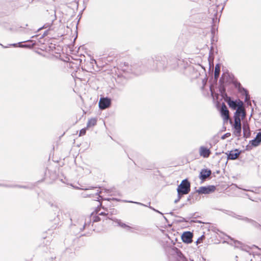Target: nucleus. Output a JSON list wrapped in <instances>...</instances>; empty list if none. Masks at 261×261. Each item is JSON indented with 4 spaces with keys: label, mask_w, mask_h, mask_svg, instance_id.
Returning <instances> with one entry per match:
<instances>
[{
    "label": "nucleus",
    "mask_w": 261,
    "mask_h": 261,
    "mask_svg": "<svg viewBox=\"0 0 261 261\" xmlns=\"http://www.w3.org/2000/svg\"><path fill=\"white\" fill-rule=\"evenodd\" d=\"M232 127L233 135L236 137H240L241 135V124L233 123Z\"/></svg>",
    "instance_id": "nucleus-7"
},
{
    "label": "nucleus",
    "mask_w": 261,
    "mask_h": 261,
    "mask_svg": "<svg viewBox=\"0 0 261 261\" xmlns=\"http://www.w3.org/2000/svg\"><path fill=\"white\" fill-rule=\"evenodd\" d=\"M261 142V132H259L256 136V137L252 140L250 141L249 144L253 146H257Z\"/></svg>",
    "instance_id": "nucleus-9"
},
{
    "label": "nucleus",
    "mask_w": 261,
    "mask_h": 261,
    "mask_svg": "<svg viewBox=\"0 0 261 261\" xmlns=\"http://www.w3.org/2000/svg\"><path fill=\"white\" fill-rule=\"evenodd\" d=\"M216 189V188L214 186H210L207 187H201L198 190V192L201 194H209L211 192H214Z\"/></svg>",
    "instance_id": "nucleus-5"
},
{
    "label": "nucleus",
    "mask_w": 261,
    "mask_h": 261,
    "mask_svg": "<svg viewBox=\"0 0 261 261\" xmlns=\"http://www.w3.org/2000/svg\"><path fill=\"white\" fill-rule=\"evenodd\" d=\"M136 203H137V204H140V205H143V204H142V203H139V202H136Z\"/></svg>",
    "instance_id": "nucleus-20"
},
{
    "label": "nucleus",
    "mask_w": 261,
    "mask_h": 261,
    "mask_svg": "<svg viewBox=\"0 0 261 261\" xmlns=\"http://www.w3.org/2000/svg\"><path fill=\"white\" fill-rule=\"evenodd\" d=\"M221 116L224 122H227L229 118V111L224 103H223L221 108Z\"/></svg>",
    "instance_id": "nucleus-3"
},
{
    "label": "nucleus",
    "mask_w": 261,
    "mask_h": 261,
    "mask_svg": "<svg viewBox=\"0 0 261 261\" xmlns=\"http://www.w3.org/2000/svg\"><path fill=\"white\" fill-rule=\"evenodd\" d=\"M245 117V112L243 108V102H240L239 105V108H237L236 112L234 114V123L236 124H241V120Z\"/></svg>",
    "instance_id": "nucleus-2"
},
{
    "label": "nucleus",
    "mask_w": 261,
    "mask_h": 261,
    "mask_svg": "<svg viewBox=\"0 0 261 261\" xmlns=\"http://www.w3.org/2000/svg\"><path fill=\"white\" fill-rule=\"evenodd\" d=\"M19 46H20V47H25L27 46L25 45H20Z\"/></svg>",
    "instance_id": "nucleus-19"
},
{
    "label": "nucleus",
    "mask_w": 261,
    "mask_h": 261,
    "mask_svg": "<svg viewBox=\"0 0 261 261\" xmlns=\"http://www.w3.org/2000/svg\"><path fill=\"white\" fill-rule=\"evenodd\" d=\"M117 223H118V225L119 226H121L122 227H124V228H125V227L129 228V226H127L125 224L121 223L120 221H118Z\"/></svg>",
    "instance_id": "nucleus-16"
},
{
    "label": "nucleus",
    "mask_w": 261,
    "mask_h": 261,
    "mask_svg": "<svg viewBox=\"0 0 261 261\" xmlns=\"http://www.w3.org/2000/svg\"><path fill=\"white\" fill-rule=\"evenodd\" d=\"M111 105V99L108 98H101L99 101V107L100 109H105Z\"/></svg>",
    "instance_id": "nucleus-4"
},
{
    "label": "nucleus",
    "mask_w": 261,
    "mask_h": 261,
    "mask_svg": "<svg viewBox=\"0 0 261 261\" xmlns=\"http://www.w3.org/2000/svg\"><path fill=\"white\" fill-rule=\"evenodd\" d=\"M240 153V152L238 149L231 150L229 152V153L228 155V159L230 160H235L238 158Z\"/></svg>",
    "instance_id": "nucleus-10"
},
{
    "label": "nucleus",
    "mask_w": 261,
    "mask_h": 261,
    "mask_svg": "<svg viewBox=\"0 0 261 261\" xmlns=\"http://www.w3.org/2000/svg\"><path fill=\"white\" fill-rule=\"evenodd\" d=\"M211 174V171L207 170H202L200 172V178L202 179H204L206 177H208Z\"/></svg>",
    "instance_id": "nucleus-11"
},
{
    "label": "nucleus",
    "mask_w": 261,
    "mask_h": 261,
    "mask_svg": "<svg viewBox=\"0 0 261 261\" xmlns=\"http://www.w3.org/2000/svg\"><path fill=\"white\" fill-rule=\"evenodd\" d=\"M211 153L209 149L204 146H201L199 148V154L203 158H208Z\"/></svg>",
    "instance_id": "nucleus-8"
},
{
    "label": "nucleus",
    "mask_w": 261,
    "mask_h": 261,
    "mask_svg": "<svg viewBox=\"0 0 261 261\" xmlns=\"http://www.w3.org/2000/svg\"><path fill=\"white\" fill-rule=\"evenodd\" d=\"M230 136V133H226L225 134H224L222 137V139H224L227 137H229V136Z\"/></svg>",
    "instance_id": "nucleus-18"
},
{
    "label": "nucleus",
    "mask_w": 261,
    "mask_h": 261,
    "mask_svg": "<svg viewBox=\"0 0 261 261\" xmlns=\"http://www.w3.org/2000/svg\"><path fill=\"white\" fill-rule=\"evenodd\" d=\"M249 129V127L248 126H243V130H244V136H246V132L247 131V130Z\"/></svg>",
    "instance_id": "nucleus-17"
},
{
    "label": "nucleus",
    "mask_w": 261,
    "mask_h": 261,
    "mask_svg": "<svg viewBox=\"0 0 261 261\" xmlns=\"http://www.w3.org/2000/svg\"><path fill=\"white\" fill-rule=\"evenodd\" d=\"M97 120L96 118H92L90 119L87 124V128L93 127L96 124Z\"/></svg>",
    "instance_id": "nucleus-12"
},
{
    "label": "nucleus",
    "mask_w": 261,
    "mask_h": 261,
    "mask_svg": "<svg viewBox=\"0 0 261 261\" xmlns=\"http://www.w3.org/2000/svg\"><path fill=\"white\" fill-rule=\"evenodd\" d=\"M240 102H242V101H239L238 103H237L234 101L229 100L228 102V103L230 108H231L233 110H235L237 107H238V108H239V105Z\"/></svg>",
    "instance_id": "nucleus-13"
},
{
    "label": "nucleus",
    "mask_w": 261,
    "mask_h": 261,
    "mask_svg": "<svg viewBox=\"0 0 261 261\" xmlns=\"http://www.w3.org/2000/svg\"><path fill=\"white\" fill-rule=\"evenodd\" d=\"M190 191V183L187 179L183 180L180 185L178 186L177 191L178 195V199L175 200V202L180 198V196L186 195L189 193Z\"/></svg>",
    "instance_id": "nucleus-1"
},
{
    "label": "nucleus",
    "mask_w": 261,
    "mask_h": 261,
    "mask_svg": "<svg viewBox=\"0 0 261 261\" xmlns=\"http://www.w3.org/2000/svg\"><path fill=\"white\" fill-rule=\"evenodd\" d=\"M193 234L190 231L185 232L182 236L181 239L182 241L186 243H190L192 242Z\"/></svg>",
    "instance_id": "nucleus-6"
},
{
    "label": "nucleus",
    "mask_w": 261,
    "mask_h": 261,
    "mask_svg": "<svg viewBox=\"0 0 261 261\" xmlns=\"http://www.w3.org/2000/svg\"><path fill=\"white\" fill-rule=\"evenodd\" d=\"M220 72V66L219 64H217L215 68V77L217 79L219 76Z\"/></svg>",
    "instance_id": "nucleus-14"
},
{
    "label": "nucleus",
    "mask_w": 261,
    "mask_h": 261,
    "mask_svg": "<svg viewBox=\"0 0 261 261\" xmlns=\"http://www.w3.org/2000/svg\"><path fill=\"white\" fill-rule=\"evenodd\" d=\"M86 132V128L82 129L80 130L79 136H83V135H85Z\"/></svg>",
    "instance_id": "nucleus-15"
}]
</instances>
